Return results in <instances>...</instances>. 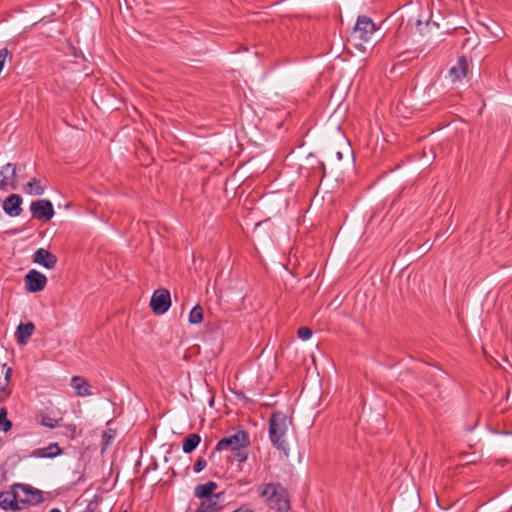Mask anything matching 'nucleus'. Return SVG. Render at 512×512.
Here are the masks:
<instances>
[{"label":"nucleus","mask_w":512,"mask_h":512,"mask_svg":"<svg viewBox=\"0 0 512 512\" xmlns=\"http://www.w3.org/2000/svg\"><path fill=\"white\" fill-rule=\"evenodd\" d=\"M24 280L26 290L31 293L42 291L47 284V277L35 269L30 270Z\"/></svg>","instance_id":"obj_8"},{"label":"nucleus","mask_w":512,"mask_h":512,"mask_svg":"<svg viewBox=\"0 0 512 512\" xmlns=\"http://www.w3.org/2000/svg\"><path fill=\"white\" fill-rule=\"evenodd\" d=\"M250 445L249 436L246 431L238 430L235 434L222 438L216 445V451L236 450L247 448Z\"/></svg>","instance_id":"obj_4"},{"label":"nucleus","mask_w":512,"mask_h":512,"mask_svg":"<svg viewBox=\"0 0 512 512\" xmlns=\"http://www.w3.org/2000/svg\"><path fill=\"white\" fill-rule=\"evenodd\" d=\"M33 217L38 220L49 221L54 216L52 203L46 199L34 201L30 205Z\"/></svg>","instance_id":"obj_7"},{"label":"nucleus","mask_w":512,"mask_h":512,"mask_svg":"<svg viewBox=\"0 0 512 512\" xmlns=\"http://www.w3.org/2000/svg\"><path fill=\"white\" fill-rule=\"evenodd\" d=\"M217 489V484L213 481H209L205 484H199L194 488V496L198 499H210Z\"/></svg>","instance_id":"obj_16"},{"label":"nucleus","mask_w":512,"mask_h":512,"mask_svg":"<svg viewBox=\"0 0 512 512\" xmlns=\"http://www.w3.org/2000/svg\"><path fill=\"white\" fill-rule=\"evenodd\" d=\"M0 507L4 510L19 511L23 505L17 500V495L13 491H4L0 492Z\"/></svg>","instance_id":"obj_11"},{"label":"nucleus","mask_w":512,"mask_h":512,"mask_svg":"<svg viewBox=\"0 0 512 512\" xmlns=\"http://www.w3.org/2000/svg\"><path fill=\"white\" fill-rule=\"evenodd\" d=\"M71 385L75 391V394L79 397L93 395L92 386L85 378L81 376H73L71 379Z\"/></svg>","instance_id":"obj_14"},{"label":"nucleus","mask_w":512,"mask_h":512,"mask_svg":"<svg viewBox=\"0 0 512 512\" xmlns=\"http://www.w3.org/2000/svg\"><path fill=\"white\" fill-rule=\"evenodd\" d=\"M232 512H253L250 508L241 506Z\"/></svg>","instance_id":"obj_27"},{"label":"nucleus","mask_w":512,"mask_h":512,"mask_svg":"<svg viewBox=\"0 0 512 512\" xmlns=\"http://www.w3.org/2000/svg\"><path fill=\"white\" fill-rule=\"evenodd\" d=\"M124 512H127V511H124Z\"/></svg>","instance_id":"obj_32"},{"label":"nucleus","mask_w":512,"mask_h":512,"mask_svg":"<svg viewBox=\"0 0 512 512\" xmlns=\"http://www.w3.org/2000/svg\"><path fill=\"white\" fill-rule=\"evenodd\" d=\"M22 197L18 194L9 195L2 204L4 212L10 217H17L22 213Z\"/></svg>","instance_id":"obj_9"},{"label":"nucleus","mask_w":512,"mask_h":512,"mask_svg":"<svg viewBox=\"0 0 512 512\" xmlns=\"http://www.w3.org/2000/svg\"><path fill=\"white\" fill-rule=\"evenodd\" d=\"M200 441H201V437L199 434H196V433L189 434L183 441V451L186 454L193 452L199 445Z\"/></svg>","instance_id":"obj_19"},{"label":"nucleus","mask_w":512,"mask_h":512,"mask_svg":"<svg viewBox=\"0 0 512 512\" xmlns=\"http://www.w3.org/2000/svg\"><path fill=\"white\" fill-rule=\"evenodd\" d=\"M103 438L106 439V445L109 444L112 436L111 435H108L106 432L103 434Z\"/></svg>","instance_id":"obj_29"},{"label":"nucleus","mask_w":512,"mask_h":512,"mask_svg":"<svg viewBox=\"0 0 512 512\" xmlns=\"http://www.w3.org/2000/svg\"><path fill=\"white\" fill-rule=\"evenodd\" d=\"M245 449L246 448H238V449L234 450V452H235L234 456L239 462H245L247 460L248 454Z\"/></svg>","instance_id":"obj_25"},{"label":"nucleus","mask_w":512,"mask_h":512,"mask_svg":"<svg viewBox=\"0 0 512 512\" xmlns=\"http://www.w3.org/2000/svg\"><path fill=\"white\" fill-rule=\"evenodd\" d=\"M221 496V493H216L210 499L202 500L195 512H221L224 508L220 502Z\"/></svg>","instance_id":"obj_12"},{"label":"nucleus","mask_w":512,"mask_h":512,"mask_svg":"<svg viewBox=\"0 0 512 512\" xmlns=\"http://www.w3.org/2000/svg\"><path fill=\"white\" fill-rule=\"evenodd\" d=\"M33 261L47 269H53L57 263V258L48 250L39 248L34 252Z\"/></svg>","instance_id":"obj_10"},{"label":"nucleus","mask_w":512,"mask_h":512,"mask_svg":"<svg viewBox=\"0 0 512 512\" xmlns=\"http://www.w3.org/2000/svg\"><path fill=\"white\" fill-rule=\"evenodd\" d=\"M258 492L270 509L278 512L290 510L288 492L280 483L262 484L258 487Z\"/></svg>","instance_id":"obj_1"},{"label":"nucleus","mask_w":512,"mask_h":512,"mask_svg":"<svg viewBox=\"0 0 512 512\" xmlns=\"http://www.w3.org/2000/svg\"><path fill=\"white\" fill-rule=\"evenodd\" d=\"M375 32L376 26L372 19L367 16H359L351 32L349 41L361 51H365L368 46L372 45Z\"/></svg>","instance_id":"obj_3"},{"label":"nucleus","mask_w":512,"mask_h":512,"mask_svg":"<svg viewBox=\"0 0 512 512\" xmlns=\"http://www.w3.org/2000/svg\"><path fill=\"white\" fill-rule=\"evenodd\" d=\"M62 453L57 443H51L47 447L37 449L34 454L41 458H53Z\"/></svg>","instance_id":"obj_17"},{"label":"nucleus","mask_w":512,"mask_h":512,"mask_svg":"<svg viewBox=\"0 0 512 512\" xmlns=\"http://www.w3.org/2000/svg\"><path fill=\"white\" fill-rule=\"evenodd\" d=\"M468 61L462 56L458 59L457 63L449 69V77L452 82L461 81L468 72Z\"/></svg>","instance_id":"obj_13"},{"label":"nucleus","mask_w":512,"mask_h":512,"mask_svg":"<svg viewBox=\"0 0 512 512\" xmlns=\"http://www.w3.org/2000/svg\"><path fill=\"white\" fill-rule=\"evenodd\" d=\"M35 330V326L32 322L28 323H21L15 332V338L17 342L21 345H25L29 338L32 336L33 332Z\"/></svg>","instance_id":"obj_15"},{"label":"nucleus","mask_w":512,"mask_h":512,"mask_svg":"<svg viewBox=\"0 0 512 512\" xmlns=\"http://www.w3.org/2000/svg\"><path fill=\"white\" fill-rule=\"evenodd\" d=\"M25 492L27 493L28 498L25 500H20L23 507L25 505H37L43 501L42 492L40 490L29 488L25 489Z\"/></svg>","instance_id":"obj_18"},{"label":"nucleus","mask_w":512,"mask_h":512,"mask_svg":"<svg viewBox=\"0 0 512 512\" xmlns=\"http://www.w3.org/2000/svg\"><path fill=\"white\" fill-rule=\"evenodd\" d=\"M298 337L302 340H308L312 336V330L308 327H301L298 329Z\"/></svg>","instance_id":"obj_24"},{"label":"nucleus","mask_w":512,"mask_h":512,"mask_svg":"<svg viewBox=\"0 0 512 512\" xmlns=\"http://www.w3.org/2000/svg\"><path fill=\"white\" fill-rule=\"evenodd\" d=\"M40 423L43 426L51 428V429L57 427V425H58V421L49 415H42Z\"/></svg>","instance_id":"obj_23"},{"label":"nucleus","mask_w":512,"mask_h":512,"mask_svg":"<svg viewBox=\"0 0 512 512\" xmlns=\"http://www.w3.org/2000/svg\"><path fill=\"white\" fill-rule=\"evenodd\" d=\"M12 423L7 418V411L5 408L0 409V430L3 432H7L11 429Z\"/></svg>","instance_id":"obj_22"},{"label":"nucleus","mask_w":512,"mask_h":512,"mask_svg":"<svg viewBox=\"0 0 512 512\" xmlns=\"http://www.w3.org/2000/svg\"><path fill=\"white\" fill-rule=\"evenodd\" d=\"M49 512H61V511H60V509H58V508H53V509H51Z\"/></svg>","instance_id":"obj_30"},{"label":"nucleus","mask_w":512,"mask_h":512,"mask_svg":"<svg viewBox=\"0 0 512 512\" xmlns=\"http://www.w3.org/2000/svg\"><path fill=\"white\" fill-rule=\"evenodd\" d=\"M290 424L287 416L282 412H274L269 420V439L274 447L287 453L288 444L286 434Z\"/></svg>","instance_id":"obj_2"},{"label":"nucleus","mask_w":512,"mask_h":512,"mask_svg":"<svg viewBox=\"0 0 512 512\" xmlns=\"http://www.w3.org/2000/svg\"><path fill=\"white\" fill-rule=\"evenodd\" d=\"M207 466V462L204 458L200 457L194 464V472L200 473Z\"/></svg>","instance_id":"obj_26"},{"label":"nucleus","mask_w":512,"mask_h":512,"mask_svg":"<svg viewBox=\"0 0 512 512\" xmlns=\"http://www.w3.org/2000/svg\"><path fill=\"white\" fill-rule=\"evenodd\" d=\"M337 157H338L339 159H341V158H342V155H341V153H340V152H338V153H337Z\"/></svg>","instance_id":"obj_31"},{"label":"nucleus","mask_w":512,"mask_h":512,"mask_svg":"<svg viewBox=\"0 0 512 512\" xmlns=\"http://www.w3.org/2000/svg\"><path fill=\"white\" fill-rule=\"evenodd\" d=\"M45 187L42 185L41 180L32 178L25 187V192L29 195L40 196L44 193Z\"/></svg>","instance_id":"obj_20"},{"label":"nucleus","mask_w":512,"mask_h":512,"mask_svg":"<svg viewBox=\"0 0 512 512\" xmlns=\"http://www.w3.org/2000/svg\"><path fill=\"white\" fill-rule=\"evenodd\" d=\"M203 321V308L200 305H196L192 308L189 313V322L191 324H199Z\"/></svg>","instance_id":"obj_21"},{"label":"nucleus","mask_w":512,"mask_h":512,"mask_svg":"<svg viewBox=\"0 0 512 512\" xmlns=\"http://www.w3.org/2000/svg\"><path fill=\"white\" fill-rule=\"evenodd\" d=\"M11 375H12V369L11 368H7L6 372H5V380L9 381Z\"/></svg>","instance_id":"obj_28"},{"label":"nucleus","mask_w":512,"mask_h":512,"mask_svg":"<svg viewBox=\"0 0 512 512\" xmlns=\"http://www.w3.org/2000/svg\"><path fill=\"white\" fill-rule=\"evenodd\" d=\"M171 305L170 292L167 289L156 290L150 300V306L157 315H162Z\"/></svg>","instance_id":"obj_5"},{"label":"nucleus","mask_w":512,"mask_h":512,"mask_svg":"<svg viewBox=\"0 0 512 512\" xmlns=\"http://www.w3.org/2000/svg\"><path fill=\"white\" fill-rule=\"evenodd\" d=\"M16 166L12 163H7L0 168V189L3 191L16 190Z\"/></svg>","instance_id":"obj_6"}]
</instances>
